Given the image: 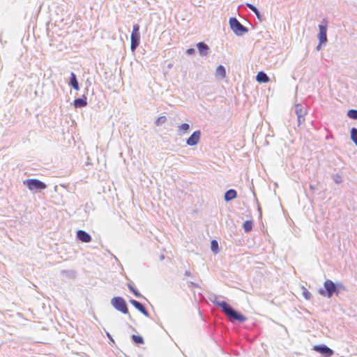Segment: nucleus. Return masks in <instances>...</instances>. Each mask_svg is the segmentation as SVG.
Returning <instances> with one entry per match:
<instances>
[{"mask_svg":"<svg viewBox=\"0 0 357 357\" xmlns=\"http://www.w3.org/2000/svg\"><path fill=\"white\" fill-rule=\"evenodd\" d=\"M218 296L216 294H212L209 296L208 299L215 305L220 307L225 314L229 318V321H238L239 322H244L247 318L241 312L234 309L227 302L218 300Z\"/></svg>","mask_w":357,"mask_h":357,"instance_id":"1","label":"nucleus"},{"mask_svg":"<svg viewBox=\"0 0 357 357\" xmlns=\"http://www.w3.org/2000/svg\"><path fill=\"white\" fill-rule=\"evenodd\" d=\"M324 288L319 289V293L323 296L331 298L333 294L338 295L340 289L343 288L342 284H335L331 280H326L324 283Z\"/></svg>","mask_w":357,"mask_h":357,"instance_id":"2","label":"nucleus"},{"mask_svg":"<svg viewBox=\"0 0 357 357\" xmlns=\"http://www.w3.org/2000/svg\"><path fill=\"white\" fill-rule=\"evenodd\" d=\"M232 31L238 36H241L248 32V29L243 26L236 17H232L229 20Z\"/></svg>","mask_w":357,"mask_h":357,"instance_id":"3","label":"nucleus"},{"mask_svg":"<svg viewBox=\"0 0 357 357\" xmlns=\"http://www.w3.org/2000/svg\"><path fill=\"white\" fill-rule=\"evenodd\" d=\"M24 185L31 191H40L47 188V185L36 178H29L23 181Z\"/></svg>","mask_w":357,"mask_h":357,"instance_id":"4","label":"nucleus"},{"mask_svg":"<svg viewBox=\"0 0 357 357\" xmlns=\"http://www.w3.org/2000/svg\"><path fill=\"white\" fill-rule=\"evenodd\" d=\"M111 305L116 310L123 314H128V308L125 299L121 296H116L112 298Z\"/></svg>","mask_w":357,"mask_h":357,"instance_id":"5","label":"nucleus"},{"mask_svg":"<svg viewBox=\"0 0 357 357\" xmlns=\"http://www.w3.org/2000/svg\"><path fill=\"white\" fill-rule=\"evenodd\" d=\"M130 40V50L135 52L140 43L139 25L138 24L133 25Z\"/></svg>","mask_w":357,"mask_h":357,"instance_id":"6","label":"nucleus"},{"mask_svg":"<svg viewBox=\"0 0 357 357\" xmlns=\"http://www.w3.org/2000/svg\"><path fill=\"white\" fill-rule=\"evenodd\" d=\"M322 22L324 24L319 25V33L318 34V38L320 41V44H325L327 43V21L326 19H323Z\"/></svg>","mask_w":357,"mask_h":357,"instance_id":"7","label":"nucleus"},{"mask_svg":"<svg viewBox=\"0 0 357 357\" xmlns=\"http://www.w3.org/2000/svg\"><path fill=\"white\" fill-rule=\"evenodd\" d=\"M314 350L322 354L324 357H331L333 354V350L325 344L314 346Z\"/></svg>","mask_w":357,"mask_h":357,"instance_id":"8","label":"nucleus"},{"mask_svg":"<svg viewBox=\"0 0 357 357\" xmlns=\"http://www.w3.org/2000/svg\"><path fill=\"white\" fill-rule=\"evenodd\" d=\"M201 137V131L196 130L187 139L186 144L188 146H193L197 145Z\"/></svg>","mask_w":357,"mask_h":357,"instance_id":"9","label":"nucleus"},{"mask_svg":"<svg viewBox=\"0 0 357 357\" xmlns=\"http://www.w3.org/2000/svg\"><path fill=\"white\" fill-rule=\"evenodd\" d=\"M130 303L137 310H139L141 313H142L144 316H146L147 317H149V313L148 310L146 309V307H144V305L142 303H141L140 302H139L135 299H130Z\"/></svg>","mask_w":357,"mask_h":357,"instance_id":"10","label":"nucleus"},{"mask_svg":"<svg viewBox=\"0 0 357 357\" xmlns=\"http://www.w3.org/2000/svg\"><path fill=\"white\" fill-rule=\"evenodd\" d=\"M77 238L83 243H89L91 241V235L84 230L77 231Z\"/></svg>","mask_w":357,"mask_h":357,"instance_id":"11","label":"nucleus"},{"mask_svg":"<svg viewBox=\"0 0 357 357\" xmlns=\"http://www.w3.org/2000/svg\"><path fill=\"white\" fill-rule=\"evenodd\" d=\"M75 108H82L87 105V98L84 94L81 98H75L73 101Z\"/></svg>","mask_w":357,"mask_h":357,"instance_id":"12","label":"nucleus"},{"mask_svg":"<svg viewBox=\"0 0 357 357\" xmlns=\"http://www.w3.org/2000/svg\"><path fill=\"white\" fill-rule=\"evenodd\" d=\"M197 47L201 56H206L208 53L209 47L204 42H199L197 44Z\"/></svg>","mask_w":357,"mask_h":357,"instance_id":"13","label":"nucleus"},{"mask_svg":"<svg viewBox=\"0 0 357 357\" xmlns=\"http://www.w3.org/2000/svg\"><path fill=\"white\" fill-rule=\"evenodd\" d=\"M237 197V192L234 189H229L227 190L224 195V199L226 202L233 200Z\"/></svg>","mask_w":357,"mask_h":357,"instance_id":"14","label":"nucleus"},{"mask_svg":"<svg viewBox=\"0 0 357 357\" xmlns=\"http://www.w3.org/2000/svg\"><path fill=\"white\" fill-rule=\"evenodd\" d=\"M68 84L76 91H78L79 89V82L77 81L76 75L73 72L70 73V81L68 82Z\"/></svg>","mask_w":357,"mask_h":357,"instance_id":"15","label":"nucleus"},{"mask_svg":"<svg viewBox=\"0 0 357 357\" xmlns=\"http://www.w3.org/2000/svg\"><path fill=\"white\" fill-rule=\"evenodd\" d=\"M295 113L297 117L305 116L307 114L306 109L301 104H296L295 105Z\"/></svg>","mask_w":357,"mask_h":357,"instance_id":"16","label":"nucleus"},{"mask_svg":"<svg viewBox=\"0 0 357 357\" xmlns=\"http://www.w3.org/2000/svg\"><path fill=\"white\" fill-rule=\"evenodd\" d=\"M246 6L250 8L257 16V19L259 20V21H262L263 20V15L260 13L259 10H258V8L253 4L252 3H246Z\"/></svg>","mask_w":357,"mask_h":357,"instance_id":"17","label":"nucleus"},{"mask_svg":"<svg viewBox=\"0 0 357 357\" xmlns=\"http://www.w3.org/2000/svg\"><path fill=\"white\" fill-rule=\"evenodd\" d=\"M256 79L259 83H266L269 81V77L266 73L263 71H260L257 73Z\"/></svg>","mask_w":357,"mask_h":357,"instance_id":"18","label":"nucleus"},{"mask_svg":"<svg viewBox=\"0 0 357 357\" xmlns=\"http://www.w3.org/2000/svg\"><path fill=\"white\" fill-rule=\"evenodd\" d=\"M131 339L132 342L137 345L143 344L144 343L143 337L139 335L133 334L131 335Z\"/></svg>","mask_w":357,"mask_h":357,"instance_id":"19","label":"nucleus"},{"mask_svg":"<svg viewBox=\"0 0 357 357\" xmlns=\"http://www.w3.org/2000/svg\"><path fill=\"white\" fill-rule=\"evenodd\" d=\"M216 75L220 76L222 78L226 77V70L222 65H220L217 67L215 70Z\"/></svg>","mask_w":357,"mask_h":357,"instance_id":"20","label":"nucleus"},{"mask_svg":"<svg viewBox=\"0 0 357 357\" xmlns=\"http://www.w3.org/2000/svg\"><path fill=\"white\" fill-rule=\"evenodd\" d=\"M253 222L252 220H246L244 222L243 227L245 232H249L252 230Z\"/></svg>","mask_w":357,"mask_h":357,"instance_id":"21","label":"nucleus"},{"mask_svg":"<svg viewBox=\"0 0 357 357\" xmlns=\"http://www.w3.org/2000/svg\"><path fill=\"white\" fill-rule=\"evenodd\" d=\"M351 139L357 146V128H352L350 131Z\"/></svg>","mask_w":357,"mask_h":357,"instance_id":"22","label":"nucleus"},{"mask_svg":"<svg viewBox=\"0 0 357 357\" xmlns=\"http://www.w3.org/2000/svg\"><path fill=\"white\" fill-rule=\"evenodd\" d=\"M347 116L351 119L357 120V109H349L347 112Z\"/></svg>","mask_w":357,"mask_h":357,"instance_id":"23","label":"nucleus"},{"mask_svg":"<svg viewBox=\"0 0 357 357\" xmlns=\"http://www.w3.org/2000/svg\"><path fill=\"white\" fill-rule=\"evenodd\" d=\"M166 121H167L166 116H161L156 119V121H155V124L158 126H160V125L163 124L164 123H165Z\"/></svg>","mask_w":357,"mask_h":357,"instance_id":"24","label":"nucleus"},{"mask_svg":"<svg viewBox=\"0 0 357 357\" xmlns=\"http://www.w3.org/2000/svg\"><path fill=\"white\" fill-rule=\"evenodd\" d=\"M211 250L214 252H217L218 250V243L216 240H212L211 242Z\"/></svg>","mask_w":357,"mask_h":357,"instance_id":"25","label":"nucleus"},{"mask_svg":"<svg viewBox=\"0 0 357 357\" xmlns=\"http://www.w3.org/2000/svg\"><path fill=\"white\" fill-rule=\"evenodd\" d=\"M179 130L183 132V133L186 132L189 128H190V125L188 123H182L179 127Z\"/></svg>","mask_w":357,"mask_h":357,"instance_id":"26","label":"nucleus"},{"mask_svg":"<svg viewBox=\"0 0 357 357\" xmlns=\"http://www.w3.org/2000/svg\"><path fill=\"white\" fill-rule=\"evenodd\" d=\"M303 296L306 300H310L311 298V293L305 288H303Z\"/></svg>","mask_w":357,"mask_h":357,"instance_id":"27","label":"nucleus"},{"mask_svg":"<svg viewBox=\"0 0 357 357\" xmlns=\"http://www.w3.org/2000/svg\"><path fill=\"white\" fill-rule=\"evenodd\" d=\"M127 286L130 291H132L133 294L135 291H137L131 283H128Z\"/></svg>","mask_w":357,"mask_h":357,"instance_id":"28","label":"nucleus"},{"mask_svg":"<svg viewBox=\"0 0 357 357\" xmlns=\"http://www.w3.org/2000/svg\"><path fill=\"white\" fill-rule=\"evenodd\" d=\"M195 53V50L193 48H189L186 50V54L188 55H191Z\"/></svg>","mask_w":357,"mask_h":357,"instance_id":"29","label":"nucleus"},{"mask_svg":"<svg viewBox=\"0 0 357 357\" xmlns=\"http://www.w3.org/2000/svg\"><path fill=\"white\" fill-rule=\"evenodd\" d=\"M297 119H298V125H301L305 121V116H302L301 118L297 117Z\"/></svg>","mask_w":357,"mask_h":357,"instance_id":"30","label":"nucleus"},{"mask_svg":"<svg viewBox=\"0 0 357 357\" xmlns=\"http://www.w3.org/2000/svg\"><path fill=\"white\" fill-rule=\"evenodd\" d=\"M133 294L137 298L143 297V296L138 291H135Z\"/></svg>","mask_w":357,"mask_h":357,"instance_id":"31","label":"nucleus"},{"mask_svg":"<svg viewBox=\"0 0 357 357\" xmlns=\"http://www.w3.org/2000/svg\"><path fill=\"white\" fill-rule=\"evenodd\" d=\"M335 181L336 183H340V181H341L340 177L337 176V178H335Z\"/></svg>","mask_w":357,"mask_h":357,"instance_id":"32","label":"nucleus"},{"mask_svg":"<svg viewBox=\"0 0 357 357\" xmlns=\"http://www.w3.org/2000/svg\"><path fill=\"white\" fill-rule=\"evenodd\" d=\"M185 275L187 276V277H190L191 276V273L190 271H186L185 272Z\"/></svg>","mask_w":357,"mask_h":357,"instance_id":"33","label":"nucleus"},{"mask_svg":"<svg viewBox=\"0 0 357 357\" xmlns=\"http://www.w3.org/2000/svg\"><path fill=\"white\" fill-rule=\"evenodd\" d=\"M310 189L312 190V191H314L315 189H316V187L313 185H310Z\"/></svg>","mask_w":357,"mask_h":357,"instance_id":"34","label":"nucleus"},{"mask_svg":"<svg viewBox=\"0 0 357 357\" xmlns=\"http://www.w3.org/2000/svg\"><path fill=\"white\" fill-rule=\"evenodd\" d=\"M107 335L110 340L114 341L112 337L111 336V335L109 333H107Z\"/></svg>","mask_w":357,"mask_h":357,"instance_id":"35","label":"nucleus"},{"mask_svg":"<svg viewBox=\"0 0 357 357\" xmlns=\"http://www.w3.org/2000/svg\"><path fill=\"white\" fill-rule=\"evenodd\" d=\"M321 45H322V44H320V43H319V44L317 46L316 50H317V51H319V50H321Z\"/></svg>","mask_w":357,"mask_h":357,"instance_id":"36","label":"nucleus"},{"mask_svg":"<svg viewBox=\"0 0 357 357\" xmlns=\"http://www.w3.org/2000/svg\"><path fill=\"white\" fill-rule=\"evenodd\" d=\"M164 258H165L164 255H161V257H160V260L164 259Z\"/></svg>","mask_w":357,"mask_h":357,"instance_id":"37","label":"nucleus"},{"mask_svg":"<svg viewBox=\"0 0 357 357\" xmlns=\"http://www.w3.org/2000/svg\"><path fill=\"white\" fill-rule=\"evenodd\" d=\"M190 284H191V286H192V287H195V283H193V282H190Z\"/></svg>","mask_w":357,"mask_h":357,"instance_id":"38","label":"nucleus"}]
</instances>
